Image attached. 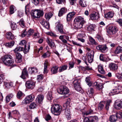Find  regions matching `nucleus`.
I'll return each instance as SVG.
<instances>
[{
	"mask_svg": "<svg viewBox=\"0 0 122 122\" xmlns=\"http://www.w3.org/2000/svg\"><path fill=\"white\" fill-rule=\"evenodd\" d=\"M2 61L3 64L6 66L12 67L16 66L14 64V60L12 59V56L10 55H5L2 58Z\"/></svg>",
	"mask_w": 122,
	"mask_h": 122,
	"instance_id": "1",
	"label": "nucleus"
},
{
	"mask_svg": "<svg viewBox=\"0 0 122 122\" xmlns=\"http://www.w3.org/2000/svg\"><path fill=\"white\" fill-rule=\"evenodd\" d=\"M51 110L52 112L55 115H58L61 113V107L59 104H55L52 107Z\"/></svg>",
	"mask_w": 122,
	"mask_h": 122,
	"instance_id": "2",
	"label": "nucleus"
},
{
	"mask_svg": "<svg viewBox=\"0 0 122 122\" xmlns=\"http://www.w3.org/2000/svg\"><path fill=\"white\" fill-rule=\"evenodd\" d=\"M31 15L34 18H39L43 15L42 10H32L31 12Z\"/></svg>",
	"mask_w": 122,
	"mask_h": 122,
	"instance_id": "3",
	"label": "nucleus"
},
{
	"mask_svg": "<svg viewBox=\"0 0 122 122\" xmlns=\"http://www.w3.org/2000/svg\"><path fill=\"white\" fill-rule=\"evenodd\" d=\"M35 98L34 96L33 95H30L27 96L23 100L22 103L25 104L29 103L33 100Z\"/></svg>",
	"mask_w": 122,
	"mask_h": 122,
	"instance_id": "4",
	"label": "nucleus"
},
{
	"mask_svg": "<svg viewBox=\"0 0 122 122\" xmlns=\"http://www.w3.org/2000/svg\"><path fill=\"white\" fill-rule=\"evenodd\" d=\"M56 28L58 30L59 33L61 34H64L65 33L63 30V26L60 22L59 21H58L56 23Z\"/></svg>",
	"mask_w": 122,
	"mask_h": 122,
	"instance_id": "5",
	"label": "nucleus"
},
{
	"mask_svg": "<svg viewBox=\"0 0 122 122\" xmlns=\"http://www.w3.org/2000/svg\"><path fill=\"white\" fill-rule=\"evenodd\" d=\"M122 91V86L121 85H117L115 86L114 88L112 90L111 93L113 95L118 94L119 92Z\"/></svg>",
	"mask_w": 122,
	"mask_h": 122,
	"instance_id": "6",
	"label": "nucleus"
},
{
	"mask_svg": "<svg viewBox=\"0 0 122 122\" xmlns=\"http://www.w3.org/2000/svg\"><path fill=\"white\" fill-rule=\"evenodd\" d=\"M58 92L61 94H66L69 92V90L68 88L65 86H62L59 88L58 90Z\"/></svg>",
	"mask_w": 122,
	"mask_h": 122,
	"instance_id": "7",
	"label": "nucleus"
},
{
	"mask_svg": "<svg viewBox=\"0 0 122 122\" xmlns=\"http://www.w3.org/2000/svg\"><path fill=\"white\" fill-rule=\"evenodd\" d=\"M35 86V82L33 81H28L25 83L26 87L29 89H33Z\"/></svg>",
	"mask_w": 122,
	"mask_h": 122,
	"instance_id": "8",
	"label": "nucleus"
},
{
	"mask_svg": "<svg viewBox=\"0 0 122 122\" xmlns=\"http://www.w3.org/2000/svg\"><path fill=\"white\" fill-rule=\"evenodd\" d=\"M118 31V29L116 26H111L109 28V33L110 35L115 34Z\"/></svg>",
	"mask_w": 122,
	"mask_h": 122,
	"instance_id": "9",
	"label": "nucleus"
},
{
	"mask_svg": "<svg viewBox=\"0 0 122 122\" xmlns=\"http://www.w3.org/2000/svg\"><path fill=\"white\" fill-rule=\"evenodd\" d=\"M96 49L100 50L102 52H107L108 50V48L105 45H99L96 47Z\"/></svg>",
	"mask_w": 122,
	"mask_h": 122,
	"instance_id": "10",
	"label": "nucleus"
},
{
	"mask_svg": "<svg viewBox=\"0 0 122 122\" xmlns=\"http://www.w3.org/2000/svg\"><path fill=\"white\" fill-rule=\"evenodd\" d=\"M115 108L119 110L122 108V101L119 100H117L115 102L114 104Z\"/></svg>",
	"mask_w": 122,
	"mask_h": 122,
	"instance_id": "11",
	"label": "nucleus"
},
{
	"mask_svg": "<svg viewBox=\"0 0 122 122\" xmlns=\"http://www.w3.org/2000/svg\"><path fill=\"white\" fill-rule=\"evenodd\" d=\"M74 85V88L77 91H80L81 89V88L80 86V82L78 80L76 79L73 82Z\"/></svg>",
	"mask_w": 122,
	"mask_h": 122,
	"instance_id": "12",
	"label": "nucleus"
},
{
	"mask_svg": "<svg viewBox=\"0 0 122 122\" xmlns=\"http://www.w3.org/2000/svg\"><path fill=\"white\" fill-rule=\"evenodd\" d=\"M94 54V51L93 50L89 52L87 54L88 62L89 63H91L93 61Z\"/></svg>",
	"mask_w": 122,
	"mask_h": 122,
	"instance_id": "13",
	"label": "nucleus"
},
{
	"mask_svg": "<svg viewBox=\"0 0 122 122\" xmlns=\"http://www.w3.org/2000/svg\"><path fill=\"white\" fill-rule=\"evenodd\" d=\"M76 22H79L82 23H85V21L84 20V18L81 16H77L76 17L74 20Z\"/></svg>",
	"mask_w": 122,
	"mask_h": 122,
	"instance_id": "14",
	"label": "nucleus"
},
{
	"mask_svg": "<svg viewBox=\"0 0 122 122\" xmlns=\"http://www.w3.org/2000/svg\"><path fill=\"white\" fill-rule=\"evenodd\" d=\"M90 17L92 20L97 19L99 18V15L97 12H94L90 15Z\"/></svg>",
	"mask_w": 122,
	"mask_h": 122,
	"instance_id": "15",
	"label": "nucleus"
},
{
	"mask_svg": "<svg viewBox=\"0 0 122 122\" xmlns=\"http://www.w3.org/2000/svg\"><path fill=\"white\" fill-rule=\"evenodd\" d=\"M109 67L110 69L114 71H116L118 69L117 65L115 63H111L109 65Z\"/></svg>",
	"mask_w": 122,
	"mask_h": 122,
	"instance_id": "16",
	"label": "nucleus"
},
{
	"mask_svg": "<svg viewBox=\"0 0 122 122\" xmlns=\"http://www.w3.org/2000/svg\"><path fill=\"white\" fill-rule=\"evenodd\" d=\"M44 98L43 95L40 94L38 95L36 98V101L39 104L41 103Z\"/></svg>",
	"mask_w": 122,
	"mask_h": 122,
	"instance_id": "17",
	"label": "nucleus"
},
{
	"mask_svg": "<svg viewBox=\"0 0 122 122\" xmlns=\"http://www.w3.org/2000/svg\"><path fill=\"white\" fill-rule=\"evenodd\" d=\"M41 24L47 29H48L49 27V24L48 22H47L43 19H41L40 21Z\"/></svg>",
	"mask_w": 122,
	"mask_h": 122,
	"instance_id": "18",
	"label": "nucleus"
},
{
	"mask_svg": "<svg viewBox=\"0 0 122 122\" xmlns=\"http://www.w3.org/2000/svg\"><path fill=\"white\" fill-rule=\"evenodd\" d=\"M75 14V13L74 12H72L69 13L67 14L66 16L67 21H69L70 20Z\"/></svg>",
	"mask_w": 122,
	"mask_h": 122,
	"instance_id": "19",
	"label": "nucleus"
},
{
	"mask_svg": "<svg viewBox=\"0 0 122 122\" xmlns=\"http://www.w3.org/2000/svg\"><path fill=\"white\" fill-rule=\"evenodd\" d=\"M86 92L89 96L92 97L93 96L94 92V90L93 88L91 87L89 88L86 90Z\"/></svg>",
	"mask_w": 122,
	"mask_h": 122,
	"instance_id": "20",
	"label": "nucleus"
},
{
	"mask_svg": "<svg viewBox=\"0 0 122 122\" xmlns=\"http://www.w3.org/2000/svg\"><path fill=\"white\" fill-rule=\"evenodd\" d=\"M30 48V43H28L25 46L24 48H23L25 54H26L28 53L29 51Z\"/></svg>",
	"mask_w": 122,
	"mask_h": 122,
	"instance_id": "21",
	"label": "nucleus"
},
{
	"mask_svg": "<svg viewBox=\"0 0 122 122\" xmlns=\"http://www.w3.org/2000/svg\"><path fill=\"white\" fill-rule=\"evenodd\" d=\"M6 37L8 39L11 40L14 38V35L11 32H8L6 33Z\"/></svg>",
	"mask_w": 122,
	"mask_h": 122,
	"instance_id": "22",
	"label": "nucleus"
},
{
	"mask_svg": "<svg viewBox=\"0 0 122 122\" xmlns=\"http://www.w3.org/2000/svg\"><path fill=\"white\" fill-rule=\"evenodd\" d=\"M16 54V59L15 61L17 63H20L21 61V55L18 53H15Z\"/></svg>",
	"mask_w": 122,
	"mask_h": 122,
	"instance_id": "23",
	"label": "nucleus"
},
{
	"mask_svg": "<svg viewBox=\"0 0 122 122\" xmlns=\"http://www.w3.org/2000/svg\"><path fill=\"white\" fill-rule=\"evenodd\" d=\"M59 67L57 66H54L52 67L51 69V73L55 74L57 73Z\"/></svg>",
	"mask_w": 122,
	"mask_h": 122,
	"instance_id": "24",
	"label": "nucleus"
},
{
	"mask_svg": "<svg viewBox=\"0 0 122 122\" xmlns=\"http://www.w3.org/2000/svg\"><path fill=\"white\" fill-rule=\"evenodd\" d=\"M25 76H28V73L26 68H24L23 69L22 71V74L21 76V78L23 79L25 78Z\"/></svg>",
	"mask_w": 122,
	"mask_h": 122,
	"instance_id": "25",
	"label": "nucleus"
},
{
	"mask_svg": "<svg viewBox=\"0 0 122 122\" xmlns=\"http://www.w3.org/2000/svg\"><path fill=\"white\" fill-rule=\"evenodd\" d=\"M68 67V66L66 65H64L61 66L59 67L58 71L59 72H63L64 71L66 70Z\"/></svg>",
	"mask_w": 122,
	"mask_h": 122,
	"instance_id": "26",
	"label": "nucleus"
},
{
	"mask_svg": "<svg viewBox=\"0 0 122 122\" xmlns=\"http://www.w3.org/2000/svg\"><path fill=\"white\" fill-rule=\"evenodd\" d=\"M67 11V10L65 8H61L59 11L58 16L59 17L62 16Z\"/></svg>",
	"mask_w": 122,
	"mask_h": 122,
	"instance_id": "27",
	"label": "nucleus"
},
{
	"mask_svg": "<svg viewBox=\"0 0 122 122\" xmlns=\"http://www.w3.org/2000/svg\"><path fill=\"white\" fill-rule=\"evenodd\" d=\"M47 42L49 46L51 48H52L55 46V44L51 39H48Z\"/></svg>",
	"mask_w": 122,
	"mask_h": 122,
	"instance_id": "28",
	"label": "nucleus"
},
{
	"mask_svg": "<svg viewBox=\"0 0 122 122\" xmlns=\"http://www.w3.org/2000/svg\"><path fill=\"white\" fill-rule=\"evenodd\" d=\"M29 73L30 74L37 73L38 72L37 69L35 67H29Z\"/></svg>",
	"mask_w": 122,
	"mask_h": 122,
	"instance_id": "29",
	"label": "nucleus"
},
{
	"mask_svg": "<svg viewBox=\"0 0 122 122\" xmlns=\"http://www.w3.org/2000/svg\"><path fill=\"white\" fill-rule=\"evenodd\" d=\"M96 38L98 40L100 41L103 40V39L102 37L101 32H99L96 35Z\"/></svg>",
	"mask_w": 122,
	"mask_h": 122,
	"instance_id": "30",
	"label": "nucleus"
},
{
	"mask_svg": "<svg viewBox=\"0 0 122 122\" xmlns=\"http://www.w3.org/2000/svg\"><path fill=\"white\" fill-rule=\"evenodd\" d=\"M49 65V63L47 61H45L44 63V73H45L47 72V66Z\"/></svg>",
	"mask_w": 122,
	"mask_h": 122,
	"instance_id": "31",
	"label": "nucleus"
},
{
	"mask_svg": "<svg viewBox=\"0 0 122 122\" xmlns=\"http://www.w3.org/2000/svg\"><path fill=\"white\" fill-rule=\"evenodd\" d=\"M114 13L112 12H109L105 15V16L107 19L112 18L113 16Z\"/></svg>",
	"mask_w": 122,
	"mask_h": 122,
	"instance_id": "32",
	"label": "nucleus"
},
{
	"mask_svg": "<svg viewBox=\"0 0 122 122\" xmlns=\"http://www.w3.org/2000/svg\"><path fill=\"white\" fill-rule=\"evenodd\" d=\"M98 71L101 73L104 74L105 73V71L103 69V66L101 65L98 66Z\"/></svg>",
	"mask_w": 122,
	"mask_h": 122,
	"instance_id": "33",
	"label": "nucleus"
},
{
	"mask_svg": "<svg viewBox=\"0 0 122 122\" xmlns=\"http://www.w3.org/2000/svg\"><path fill=\"white\" fill-rule=\"evenodd\" d=\"M65 114L66 117L68 119H70L71 116L70 112L69 109H66L65 111Z\"/></svg>",
	"mask_w": 122,
	"mask_h": 122,
	"instance_id": "34",
	"label": "nucleus"
},
{
	"mask_svg": "<svg viewBox=\"0 0 122 122\" xmlns=\"http://www.w3.org/2000/svg\"><path fill=\"white\" fill-rule=\"evenodd\" d=\"M122 52V47L118 46L115 50L114 53L115 54H118Z\"/></svg>",
	"mask_w": 122,
	"mask_h": 122,
	"instance_id": "35",
	"label": "nucleus"
},
{
	"mask_svg": "<svg viewBox=\"0 0 122 122\" xmlns=\"http://www.w3.org/2000/svg\"><path fill=\"white\" fill-rule=\"evenodd\" d=\"M70 99H68L67 100V101L64 104V107L66 109H69L68 108L70 107Z\"/></svg>",
	"mask_w": 122,
	"mask_h": 122,
	"instance_id": "36",
	"label": "nucleus"
},
{
	"mask_svg": "<svg viewBox=\"0 0 122 122\" xmlns=\"http://www.w3.org/2000/svg\"><path fill=\"white\" fill-rule=\"evenodd\" d=\"M16 10L15 7L14 5H11L10 8V14H13Z\"/></svg>",
	"mask_w": 122,
	"mask_h": 122,
	"instance_id": "37",
	"label": "nucleus"
},
{
	"mask_svg": "<svg viewBox=\"0 0 122 122\" xmlns=\"http://www.w3.org/2000/svg\"><path fill=\"white\" fill-rule=\"evenodd\" d=\"M116 115H112L111 116L109 119V120L111 122H115L117 119Z\"/></svg>",
	"mask_w": 122,
	"mask_h": 122,
	"instance_id": "38",
	"label": "nucleus"
},
{
	"mask_svg": "<svg viewBox=\"0 0 122 122\" xmlns=\"http://www.w3.org/2000/svg\"><path fill=\"white\" fill-rule=\"evenodd\" d=\"M89 41L92 44L95 45H98L96 41L92 37L89 36Z\"/></svg>",
	"mask_w": 122,
	"mask_h": 122,
	"instance_id": "39",
	"label": "nucleus"
},
{
	"mask_svg": "<svg viewBox=\"0 0 122 122\" xmlns=\"http://www.w3.org/2000/svg\"><path fill=\"white\" fill-rule=\"evenodd\" d=\"M52 14L51 12L46 13L45 15V17L46 19L48 20L52 16Z\"/></svg>",
	"mask_w": 122,
	"mask_h": 122,
	"instance_id": "40",
	"label": "nucleus"
},
{
	"mask_svg": "<svg viewBox=\"0 0 122 122\" xmlns=\"http://www.w3.org/2000/svg\"><path fill=\"white\" fill-rule=\"evenodd\" d=\"M95 27V25L94 24H91L89 25L87 28V30L89 31L93 30Z\"/></svg>",
	"mask_w": 122,
	"mask_h": 122,
	"instance_id": "41",
	"label": "nucleus"
},
{
	"mask_svg": "<svg viewBox=\"0 0 122 122\" xmlns=\"http://www.w3.org/2000/svg\"><path fill=\"white\" fill-rule=\"evenodd\" d=\"M23 47L20 46L16 48L14 50V51L15 53H18V52L23 51Z\"/></svg>",
	"mask_w": 122,
	"mask_h": 122,
	"instance_id": "42",
	"label": "nucleus"
},
{
	"mask_svg": "<svg viewBox=\"0 0 122 122\" xmlns=\"http://www.w3.org/2000/svg\"><path fill=\"white\" fill-rule=\"evenodd\" d=\"M79 2L80 5L82 7H85L87 6L86 1L84 0H80Z\"/></svg>",
	"mask_w": 122,
	"mask_h": 122,
	"instance_id": "43",
	"label": "nucleus"
},
{
	"mask_svg": "<svg viewBox=\"0 0 122 122\" xmlns=\"http://www.w3.org/2000/svg\"><path fill=\"white\" fill-rule=\"evenodd\" d=\"M13 96V95L12 94H10L7 96L6 98V101L7 103H8L10 101V100Z\"/></svg>",
	"mask_w": 122,
	"mask_h": 122,
	"instance_id": "44",
	"label": "nucleus"
},
{
	"mask_svg": "<svg viewBox=\"0 0 122 122\" xmlns=\"http://www.w3.org/2000/svg\"><path fill=\"white\" fill-rule=\"evenodd\" d=\"M14 41H11L10 43H5V45L6 46L8 47H11L14 45Z\"/></svg>",
	"mask_w": 122,
	"mask_h": 122,
	"instance_id": "45",
	"label": "nucleus"
},
{
	"mask_svg": "<svg viewBox=\"0 0 122 122\" xmlns=\"http://www.w3.org/2000/svg\"><path fill=\"white\" fill-rule=\"evenodd\" d=\"M10 26L12 30H15L17 28V25L16 23L13 22H11L10 24Z\"/></svg>",
	"mask_w": 122,
	"mask_h": 122,
	"instance_id": "46",
	"label": "nucleus"
},
{
	"mask_svg": "<svg viewBox=\"0 0 122 122\" xmlns=\"http://www.w3.org/2000/svg\"><path fill=\"white\" fill-rule=\"evenodd\" d=\"M111 102V101L110 100L107 101L105 104V108L106 109L108 110L109 109V107L110 105V104Z\"/></svg>",
	"mask_w": 122,
	"mask_h": 122,
	"instance_id": "47",
	"label": "nucleus"
},
{
	"mask_svg": "<svg viewBox=\"0 0 122 122\" xmlns=\"http://www.w3.org/2000/svg\"><path fill=\"white\" fill-rule=\"evenodd\" d=\"M92 119L91 121V122H97L98 119L97 117L96 116H93L92 117Z\"/></svg>",
	"mask_w": 122,
	"mask_h": 122,
	"instance_id": "48",
	"label": "nucleus"
},
{
	"mask_svg": "<svg viewBox=\"0 0 122 122\" xmlns=\"http://www.w3.org/2000/svg\"><path fill=\"white\" fill-rule=\"evenodd\" d=\"M50 55V53L49 51H47L46 53L43 54L42 56L43 58L48 57H49Z\"/></svg>",
	"mask_w": 122,
	"mask_h": 122,
	"instance_id": "49",
	"label": "nucleus"
},
{
	"mask_svg": "<svg viewBox=\"0 0 122 122\" xmlns=\"http://www.w3.org/2000/svg\"><path fill=\"white\" fill-rule=\"evenodd\" d=\"M85 81L87 83V84L89 86H92V82L90 81V77H86V78Z\"/></svg>",
	"mask_w": 122,
	"mask_h": 122,
	"instance_id": "50",
	"label": "nucleus"
},
{
	"mask_svg": "<svg viewBox=\"0 0 122 122\" xmlns=\"http://www.w3.org/2000/svg\"><path fill=\"white\" fill-rule=\"evenodd\" d=\"M37 105L35 102H32L29 105V107L30 109H33L35 108L37 106Z\"/></svg>",
	"mask_w": 122,
	"mask_h": 122,
	"instance_id": "51",
	"label": "nucleus"
},
{
	"mask_svg": "<svg viewBox=\"0 0 122 122\" xmlns=\"http://www.w3.org/2000/svg\"><path fill=\"white\" fill-rule=\"evenodd\" d=\"M76 24L77 25L76 27L78 29H80L82 27L84 23H82L81 22H77L76 23Z\"/></svg>",
	"mask_w": 122,
	"mask_h": 122,
	"instance_id": "52",
	"label": "nucleus"
},
{
	"mask_svg": "<svg viewBox=\"0 0 122 122\" xmlns=\"http://www.w3.org/2000/svg\"><path fill=\"white\" fill-rule=\"evenodd\" d=\"M34 32V30L31 29H30L27 32V37H29Z\"/></svg>",
	"mask_w": 122,
	"mask_h": 122,
	"instance_id": "53",
	"label": "nucleus"
},
{
	"mask_svg": "<svg viewBox=\"0 0 122 122\" xmlns=\"http://www.w3.org/2000/svg\"><path fill=\"white\" fill-rule=\"evenodd\" d=\"M23 95V93L20 91L18 92L17 94V97L19 99L21 98Z\"/></svg>",
	"mask_w": 122,
	"mask_h": 122,
	"instance_id": "54",
	"label": "nucleus"
},
{
	"mask_svg": "<svg viewBox=\"0 0 122 122\" xmlns=\"http://www.w3.org/2000/svg\"><path fill=\"white\" fill-rule=\"evenodd\" d=\"M47 99L49 100H51L52 98V94L51 92H49L47 96Z\"/></svg>",
	"mask_w": 122,
	"mask_h": 122,
	"instance_id": "55",
	"label": "nucleus"
},
{
	"mask_svg": "<svg viewBox=\"0 0 122 122\" xmlns=\"http://www.w3.org/2000/svg\"><path fill=\"white\" fill-rule=\"evenodd\" d=\"M26 30L25 29L23 30L21 32V36L22 37H25L26 36H27V32L26 31Z\"/></svg>",
	"mask_w": 122,
	"mask_h": 122,
	"instance_id": "56",
	"label": "nucleus"
},
{
	"mask_svg": "<svg viewBox=\"0 0 122 122\" xmlns=\"http://www.w3.org/2000/svg\"><path fill=\"white\" fill-rule=\"evenodd\" d=\"M19 24L22 27H24L25 26V22L22 19L20 20L19 22Z\"/></svg>",
	"mask_w": 122,
	"mask_h": 122,
	"instance_id": "57",
	"label": "nucleus"
},
{
	"mask_svg": "<svg viewBox=\"0 0 122 122\" xmlns=\"http://www.w3.org/2000/svg\"><path fill=\"white\" fill-rule=\"evenodd\" d=\"M116 115L117 118H122V112L119 111L116 113Z\"/></svg>",
	"mask_w": 122,
	"mask_h": 122,
	"instance_id": "58",
	"label": "nucleus"
},
{
	"mask_svg": "<svg viewBox=\"0 0 122 122\" xmlns=\"http://www.w3.org/2000/svg\"><path fill=\"white\" fill-rule=\"evenodd\" d=\"M104 103L103 102H100L98 105V108L100 110H102L104 106Z\"/></svg>",
	"mask_w": 122,
	"mask_h": 122,
	"instance_id": "59",
	"label": "nucleus"
},
{
	"mask_svg": "<svg viewBox=\"0 0 122 122\" xmlns=\"http://www.w3.org/2000/svg\"><path fill=\"white\" fill-rule=\"evenodd\" d=\"M93 113V111L91 109H90L88 111H87L86 112H84V115H88L92 114Z\"/></svg>",
	"mask_w": 122,
	"mask_h": 122,
	"instance_id": "60",
	"label": "nucleus"
},
{
	"mask_svg": "<svg viewBox=\"0 0 122 122\" xmlns=\"http://www.w3.org/2000/svg\"><path fill=\"white\" fill-rule=\"evenodd\" d=\"M102 84L101 83H98V85L96 87L97 89L100 90L102 89Z\"/></svg>",
	"mask_w": 122,
	"mask_h": 122,
	"instance_id": "61",
	"label": "nucleus"
},
{
	"mask_svg": "<svg viewBox=\"0 0 122 122\" xmlns=\"http://www.w3.org/2000/svg\"><path fill=\"white\" fill-rule=\"evenodd\" d=\"M100 60L102 61H105V58L104 56L102 54H101L99 56Z\"/></svg>",
	"mask_w": 122,
	"mask_h": 122,
	"instance_id": "62",
	"label": "nucleus"
},
{
	"mask_svg": "<svg viewBox=\"0 0 122 122\" xmlns=\"http://www.w3.org/2000/svg\"><path fill=\"white\" fill-rule=\"evenodd\" d=\"M12 115H13V116H16L17 115L19 114V113L17 110H14L11 112Z\"/></svg>",
	"mask_w": 122,
	"mask_h": 122,
	"instance_id": "63",
	"label": "nucleus"
},
{
	"mask_svg": "<svg viewBox=\"0 0 122 122\" xmlns=\"http://www.w3.org/2000/svg\"><path fill=\"white\" fill-rule=\"evenodd\" d=\"M116 76L118 79H121L122 78V75L117 72L116 73Z\"/></svg>",
	"mask_w": 122,
	"mask_h": 122,
	"instance_id": "64",
	"label": "nucleus"
}]
</instances>
